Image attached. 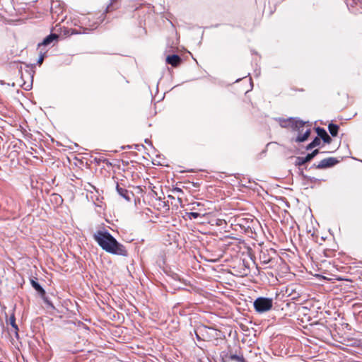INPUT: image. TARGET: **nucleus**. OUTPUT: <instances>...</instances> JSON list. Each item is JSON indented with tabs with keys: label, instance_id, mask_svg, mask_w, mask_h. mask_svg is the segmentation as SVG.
Here are the masks:
<instances>
[{
	"label": "nucleus",
	"instance_id": "1",
	"mask_svg": "<svg viewBox=\"0 0 362 362\" xmlns=\"http://www.w3.org/2000/svg\"><path fill=\"white\" fill-rule=\"evenodd\" d=\"M93 238L98 245L106 252L126 256L127 250L124 245L117 240L106 230H99L93 235Z\"/></svg>",
	"mask_w": 362,
	"mask_h": 362
},
{
	"label": "nucleus",
	"instance_id": "2",
	"mask_svg": "<svg viewBox=\"0 0 362 362\" xmlns=\"http://www.w3.org/2000/svg\"><path fill=\"white\" fill-rule=\"evenodd\" d=\"M292 129L298 132V136L295 140L298 143L306 141L311 132L310 125L308 122L296 119H294L293 122Z\"/></svg>",
	"mask_w": 362,
	"mask_h": 362
},
{
	"label": "nucleus",
	"instance_id": "3",
	"mask_svg": "<svg viewBox=\"0 0 362 362\" xmlns=\"http://www.w3.org/2000/svg\"><path fill=\"white\" fill-rule=\"evenodd\" d=\"M254 307L258 313L267 312L272 307V300L268 298H258L254 302Z\"/></svg>",
	"mask_w": 362,
	"mask_h": 362
},
{
	"label": "nucleus",
	"instance_id": "4",
	"mask_svg": "<svg viewBox=\"0 0 362 362\" xmlns=\"http://www.w3.org/2000/svg\"><path fill=\"white\" fill-rule=\"evenodd\" d=\"M337 163V160L334 158H327L322 159L317 165L318 168H325L328 167H332Z\"/></svg>",
	"mask_w": 362,
	"mask_h": 362
},
{
	"label": "nucleus",
	"instance_id": "5",
	"mask_svg": "<svg viewBox=\"0 0 362 362\" xmlns=\"http://www.w3.org/2000/svg\"><path fill=\"white\" fill-rule=\"evenodd\" d=\"M8 323L11 326L12 329L10 331L11 333H13L15 337L18 339L19 338L18 335V325L16 323V317L14 314H12L8 320Z\"/></svg>",
	"mask_w": 362,
	"mask_h": 362
},
{
	"label": "nucleus",
	"instance_id": "6",
	"mask_svg": "<svg viewBox=\"0 0 362 362\" xmlns=\"http://www.w3.org/2000/svg\"><path fill=\"white\" fill-rule=\"evenodd\" d=\"M316 132H317V135L323 140V141L325 143H327V144L331 143L332 139L324 129L317 127V128H316Z\"/></svg>",
	"mask_w": 362,
	"mask_h": 362
},
{
	"label": "nucleus",
	"instance_id": "7",
	"mask_svg": "<svg viewBox=\"0 0 362 362\" xmlns=\"http://www.w3.org/2000/svg\"><path fill=\"white\" fill-rule=\"evenodd\" d=\"M166 62L173 66H176L180 62V58L177 54L169 55L166 57Z\"/></svg>",
	"mask_w": 362,
	"mask_h": 362
},
{
	"label": "nucleus",
	"instance_id": "8",
	"mask_svg": "<svg viewBox=\"0 0 362 362\" xmlns=\"http://www.w3.org/2000/svg\"><path fill=\"white\" fill-rule=\"evenodd\" d=\"M293 120L294 118L292 117L288 119H279L280 126L284 128L291 127L292 129Z\"/></svg>",
	"mask_w": 362,
	"mask_h": 362
},
{
	"label": "nucleus",
	"instance_id": "9",
	"mask_svg": "<svg viewBox=\"0 0 362 362\" xmlns=\"http://www.w3.org/2000/svg\"><path fill=\"white\" fill-rule=\"evenodd\" d=\"M58 38V35L56 34H50L49 35L47 36L43 41L40 43L38 45H47L50 44L52 42H53L54 40Z\"/></svg>",
	"mask_w": 362,
	"mask_h": 362
},
{
	"label": "nucleus",
	"instance_id": "10",
	"mask_svg": "<svg viewBox=\"0 0 362 362\" xmlns=\"http://www.w3.org/2000/svg\"><path fill=\"white\" fill-rule=\"evenodd\" d=\"M117 191L118 194L122 197L124 199H125L127 201L130 200L129 193V192L124 188L120 187L118 185H117Z\"/></svg>",
	"mask_w": 362,
	"mask_h": 362
},
{
	"label": "nucleus",
	"instance_id": "11",
	"mask_svg": "<svg viewBox=\"0 0 362 362\" xmlns=\"http://www.w3.org/2000/svg\"><path fill=\"white\" fill-rule=\"evenodd\" d=\"M328 129L332 136H336L338 134L339 127L334 124H329Z\"/></svg>",
	"mask_w": 362,
	"mask_h": 362
},
{
	"label": "nucleus",
	"instance_id": "12",
	"mask_svg": "<svg viewBox=\"0 0 362 362\" xmlns=\"http://www.w3.org/2000/svg\"><path fill=\"white\" fill-rule=\"evenodd\" d=\"M320 144V139L318 137H315L314 139V140L308 145L307 149L308 150L311 149L315 146H319Z\"/></svg>",
	"mask_w": 362,
	"mask_h": 362
},
{
	"label": "nucleus",
	"instance_id": "13",
	"mask_svg": "<svg viewBox=\"0 0 362 362\" xmlns=\"http://www.w3.org/2000/svg\"><path fill=\"white\" fill-rule=\"evenodd\" d=\"M33 287L37 291H43L42 286L35 280H31Z\"/></svg>",
	"mask_w": 362,
	"mask_h": 362
},
{
	"label": "nucleus",
	"instance_id": "14",
	"mask_svg": "<svg viewBox=\"0 0 362 362\" xmlns=\"http://www.w3.org/2000/svg\"><path fill=\"white\" fill-rule=\"evenodd\" d=\"M312 156L310 155V153H308L306 156H305L304 158H300V164H304L308 161H310V160H312Z\"/></svg>",
	"mask_w": 362,
	"mask_h": 362
},
{
	"label": "nucleus",
	"instance_id": "15",
	"mask_svg": "<svg viewBox=\"0 0 362 362\" xmlns=\"http://www.w3.org/2000/svg\"><path fill=\"white\" fill-rule=\"evenodd\" d=\"M187 215L189 219L197 218L200 216V214L197 212H189L187 213Z\"/></svg>",
	"mask_w": 362,
	"mask_h": 362
},
{
	"label": "nucleus",
	"instance_id": "16",
	"mask_svg": "<svg viewBox=\"0 0 362 362\" xmlns=\"http://www.w3.org/2000/svg\"><path fill=\"white\" fill-rule=\"evenodd\" d=\"M318 152L319 151L315 149L312 153H310V155L312 156V158H313L318 153Z\"/></svg>",
	"mask_w": 362,
	"mask_h": 362
},
{
	"label": "nucleus",
	"instance_id": "17",
	"mask_svg": "<svg viewBox=\"0 0 362 362\" xmlns=\"http://www.w3.org/2000/svg\"><path fill=\"white\" fill-rule=\"evenodd\" d=\"M43 59H44V57H43L42 55H41V56L40 57V58L38 59L37 62H38L39 64H42V62Z\"/></svg>",
	"mask_w": 362,
	"mask_h": 362
},
{
	"label": "nucleus",
	"instance_id": "18",
	"mask_svg": "<svg viewBox=\"0 0 362 362\" xmlns=\"http://www.w3.org/2000/svg\"><path fill=\"white\" fill-rule=\"evenodd\" d=\"M174 191L177 192H182V190L180 188H178V187H175L174 189Z\"/></svg>",
	"mask_w": 362,
	"mask_h": 362
},
{
	"label": "nucleus",
	"instance_id": "19",
	"mask_svg": "<svg viewBox=\"0 0 362 362\" xmlns=\"http://www.w3.org/2000/svg\"><path fill=\"white\" fill-rule=\"evenodd\" d=\"M30 87V85H28V86L26 88H25V89H28V88Z\"/></svg>",
	"mask_w": 362,
	"mask_h": 362
},
{
	"label": "nucleus",
	"instance_id": "20",
	"mask_svg": "<svg viewBox=\"0 0 362 362\" xmlns=\"http://www.w3.org/2000/svg\"><path fill=\"white\" fill-rule=\"evenodd\" d=\"M109 6H108L107 7V11H106L107 12L108 11Z\"/></svg>",
	"mask_w": 362,
	"mask_h": 362
}]
</instances>
